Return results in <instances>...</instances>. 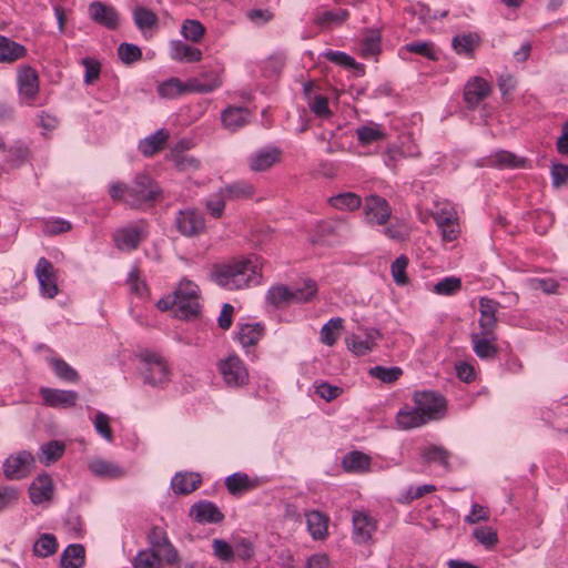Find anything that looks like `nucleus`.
Instances as JSON below:
<instances>
[{
    "mask_svg": "<svg viewBox=\"0 0 568 568\" xmlns=\"http://www.w3.org/2000/svg\"><path fill=\"white\" fill-rule=\"evenodd\" d=\"M189 515L199 524H219L224 519V515L219 507L209 500H200L193 504Z\"/></svg>",
    "mask_w": 568,
    "mask_h": 568,
    "instance_id": "17",
    "label": "nucleus"
},
{
    "mask_svg": "<svg viewBox=\"0 0 568 568\" xmlns=\"http://www.w3.org/2000/svg\"><path fill=\"white\" fill-rule=\"evenodd\" d=\"M403 374L399 367H384V366H374L369 369V375L378 378L384 383H393L399 378Z\"/></svg>",
    "mask_w": 568,
    "mask_h": 568,
    "instance_id": "53",
    "label": "nucleus"
},
{
    "mask_svg": "<svg viewBox=\"0 0 568 568\" xmlns=\"http://www.w3.org/2000/svg\"><path fill=\"white\" fill-rule=\"evenodd\" d=\"M57 549V538L52 534H42L33 545L34 555L41 558L53 555Z\"/></svg>",
    "mask_w": 568,
    "mask_h": 568,
    "instance_id": "45",
    "label": "nucleus"
},
{
    "mask_svg": "<svg viewBox=\"0 0 568 568\" xmlns=\"http://www.w3.org/2000/svg\"><path fill=\"white\" fill-rule=\"evenodd\" d=\"M308 106L317 116L325 118L331 114L328 100L324 95H314L308 99Z\"/></svg>",
    "mask_w": 568,
    "mask_h": 568,
    "instance_id": "64",
    "label": "nucleus"
},
{
    "mask_svg": "<svg viewBox=\"0 0 568 568\" xmlns=\"http://www.w3.org/2000/svg\"><path fill=\"white\" fill-rule=\"evenodd\" d=\"M168 138V132L160 129L139 143V151L145 156H152L163 149Z\"/></svg>",
    "mask_w": 568,
    "mask_h": 568,
    "instance_id": "34",
    "label": "nucleus"
},
{
    "mask_svg": "<svg viewBox=\"0 0 568 568\" xmlns=\"http://www.w3.org/2000/svg\"><path fill=\"white\" fill-rule=\"evenodd\" d=\"M65 450V445L59 440H51L40 448V460L45 465L55 463L62 457Z\"/></svg>",
    "mask_w": 568,
    "mask_h": 568,
    "instance_id": "43",
    "label": "nucleus"
},
{
    "mask_svg": "<svg viewBox=\"0 0 568 568\" xmlns=\"http://www.w3.org/2000/svg\"><path fill=\"white\" fill-rule=\"evenodd\" d=\"M50 365H51L54 374L59 378H61L65 382H70V383L79 382L80 376H79L78 372L62 358H51Z\"/></svg>",
    "mask_w": 568,
    "mask_h": 568,
    "instance_id": "46",
    "label": "nucleus"
},
{
    "mask_svg": "<svg viewBox=\"0 0 568 568\" xmlns=\"http://www.w3.org/2000/svg\"><path fill=\"white\" fill-rule=\"evenodd\" d=\"M281 154L276 146L258 149L247 159L248 168L253 172L267 171L280 161Z\"/></svg>",
    "mask_w": 568,
    "mask_h": 568,
    "instance_id": "18",
    "label": "nucleus"
},
{
    "mask_svg": "<svg viewBox=\"0 0 568 568\" xmlns=\"http://www.w3.org/2000/svg\"><path fill=\"white\" fill-rule=\"evenodd\" d=\"M213 554L222 561H230L234 557V549L232 546L222 539H213L212 541Z\"/></svg>",
    "mask_w": 568,
    "mask_h": 568,
    "instance_id": "63",
    "label": "nucleus"
},
{
    "mask_svg": "<svg viewBox=\"0 0 568 568\" xmlns=\"http://www.w3.org/2000/svg\"><path fill=\"white\" fill-rule=\"evenodd\" d=\"M118 54L125 64H132L142 58L141 49L132 43L123 42L118 48Z\"/></svg>",
    "mask_w": 568,
    "mask_h": 568,
    "instance_id": "55",
    "label": "nucleus"
},
{
    "mask_svg": "<svg viewBox=\"0 0 568 568\" xmlns=\"http://www.w3.org/2000/svg\"><path fill=\"white\" fill-rule=\"evenodd\" d=\"M90 471L97 477L119 479L125 476V470L118 464L102 458H94L88 465Z\"/></svg>",
    "mask_w": 568,
    "mask_h": 568,
    "instance_id": "24",
    "label": "nucleus"
},
{
    "mask_svg": "<svg viewBox=\"0 0 568 568\" xmlns=\"http://www.w3.org/2000/svg\"><path fill=\"white\" fill-rule=\"evenodd\" d=\"M473 349L475 354L481 359L495 358L497 355L496 333L486 334L485 332H478L470 334Z\"/></svg>",
    "mask_w": 568,
    "mask_h": 568,
    "instance_id": "20",
    "label": "nucleus"
},
{
    "mask_svg": "<svg viewBox=\"0 0 568 568\" xmlns=\"http://www.w3.org/2000/svg\"><path fill=\"white\" fill-rule=\"evenodd\" d=\"M491 92L490 84L483 78L470 79L464 89V101L469 110H475Z\"/></svg>",
    "mask_w": 568,
    "mask_h": 568,
    "instance_id": "15",
    "label": "nucleus"
},
{
    "mask_svg": "<svg viewBox=\"0 0 568 568\" xmlns=\"http://www.w3.org/2000/svg\"><path fill=\"white\" fill-rule=\"evenodd\" d=\"M251 112L242 106H229L222 114L221 120L225 129L236 131L245 126L250 121Z\"/></svg>",
    "mask_w": 568,
    "mask_h": 568,
    "instance_id": "23",
    "label": "nucleus"
},
{
    "mask_svg": "<svg viewBox=\"0 0 568 568\" xmlns=\"http://www.w3.org/2000/svg\"><path fill=\"white\" fill-rule=\"evenodd\" d=\"M225 486L233 496L241 495L257 486V479H252L247 474L234 473L226 477Z\"/></svg>",
    "mask_w": 568,
    "mask_h": 568,
    "instance_id": "30",
    "label": "nucleus"
},
{
    "mask_svg": "<svg viewBox=\"0 0 568 568\" xmlns=\"http://www.w3.org/2000/svg\"><path fill=\"white\" fill-rule=\"evenodd\" d=\"M500 308V303L489 298V297H480L479 298V332H485L486 334L495 333L497 328V317L496 314Z\"/></svg>",
    "mask_w": 568,
    "mask_h": 568,
    "instance_id": "19",
    "label": "nucleus"
},
{
    "mask_svg": "<svg viewBox=\"0 0 568 568\" xmlns=\"http://www.w3.org/2000/svg\"><path fill=\"white\" fill-rule=\"evenodd\" d=\"M475 164L477 168L519 169L526 168L527 160L513 152L498 150L488 156L478 159Z\"/></svg>",
    "mask_w": 568,
    "mask_h": 568,
    "instance_id": "12",
    "label": "nucleus"
},
{
    "mask_svg": "<svg viewBox=\"0 0 568 568\" xmlns=\"http://www.w3.org/2000/svg\"><path fill=\"white\" fill-rule=\"evenodd\" d=\"M108 192L114 202L124 203L134 210L153 205L162 193L152 178L144 173L136 174L131 184L112 182Z\"/></svg>",
    "mask_w": 568,
    "mask_h": 568,
    "instance_id": "1",
    "label": "nucleus"
},
{
    "mask_svg": "<svg viewBox=\"0 0 568 568\" xmlns=\"http://www.w3.org/2000/svg\"><path fill=\"white\" fill-rule=\"evenodd\" d=\"M34 465V458L27 450L9 456L3 463V474L9 480H18L27 477Z\"/></svg>",
    "mask_w": 568,
    "mask_h": 568,
    "instance_id": "8",
    "label": "nucleus"
},
{
    "mask_svg": "<svg viewBox=\"0 0 568 568\" xmlns=\"http://www.w3.org/2000/svg\"><path fill=\"white\" fill-rule=\"evenodd\" d=\"M408 265V258L405 255L398 256L390 265V272L394 282L397 285H406L408 277L406 275V268Z\"/></svg>",
    "mask_w": 568,
    "mask_h": 568,
    "instance_id": "54",
    "label": "nucleus"
},
{
    "mask_svg": "<svg viewBox=\"0 0 568 568\" xmlns=\"http://www.w3.org/2000/svg\"><path fill=\"white\" fill-rule=\"evenodd\" d=\"M364 216L369 225H385L392 216V209L384 197L369 195L364 202Z\"/></svg>",
    "mask_w": 568,
    "mask_h": 568,
    "instance_id": "9",
    "label": "nucleus"
},
{
    "mask_svg": "<svg viewBox=\"0 0 568 568\" xmlns=\"http://www.w3.org/2000/svg\"><path fill=\"white\" fill-rule=\"evenodd\" d=\"M462 288V281L456 276H447L438 281L434 285V293L438 295L449 296L454 295Z\"/></svg>",
    "mask_w": 568,
    "mask_h": 568,
    "instance_id": "52",
    "label": "nucleus"
},
{
    "mask_svg": "<svg viewBox=\"0 0 568 568\" xmlns=\"http://www.w3.org/2000/svg\"><path fill=\"white\" fill-rule=\"evenodd\" d=\"M27 55L24 45L0 36V63H12Z\"/></svg>",
    "mask_w": 568,
    "mask_h": 568,
    "instance_id": "29",
    "label": "nucleus"
},
{
    "mask_svg": "<svg viewBox=\"0 0 568 568\" xmlns=\"http://www.w3.org/2000/svg\"><path fill=\"white\" fill-rule=\"evenodd\" d=\"M140 368L144 384L151 387L164 388L171 381V369L160 354L150 351L140 353Z\"/></svg>",
    "mask_w": 568,
    "mask_h": 568,
    "instance_id": "5",
    "label": "nucleus"
},
{
    "mask_svg": "<svg viewBox=\"0 0 568 568\" xmlns=\"http://www.w3.org/2000/svg\"><path fill=\"white\" fill-rule=\"evenodd\" d=\"M186 91V85L176 78L169 79L158 87V93L162 98L173 99Z\"/></svg>",
    "mask_w": 568,
    "mask_h": 568,
    "instance_id": "50",
    "label": "nucleus"
},
{
    "mask_svg": "<svg viewBox=\"0 0 568 568\" xmlns=\"http://www.w3.org/2000/svg\"><path fill=\"white\" fill-rule=\"evenodd\" d=\"M211 277L219 286L235 291L258 284L261 273L256 263L246 258L214 265Z\"/></svg>",
    "mask_w": 568,
    "mask_h": 568,
    "instance_id": "3",
    "label": "nucleus"
},
{
    "mask_svg": "<svg viewBox=\"0 0 568 568\" xmlns=\"http://www.w3.org/2000/svg\"><path fill=\"white\" fill-rule=\"evenodd\" d=\"M381 50V34L378 31L371 30L362 41V55L365 58L376 55Z\"/></svg>",
    "mask_w": 568,
    "mask_h": 568,
    "instance_id": "51",
    "label": "nucleus"
},
{
    "mask_svg": "<svg viewBox=\"0 0 568 568\" xmlns=\"http://www.w3.org/2000/svg\"><path fill=\"white\" fill-rule=\"evenodd\" d=\"M114 240L121 250H134L141 242V231L138 227H125L116 232Z\"/></svg>",
    "mask_w": 568,
    "mask_h": 568,
    "instance_id": "39",
    "label": "nucleus"
},
{
    "mask_svg": "<svg viewBox=\"0 0 568 568\" xmlns=\"http://www.w3.org/2000/svg\"><path fill=\"white\" fill-rule=\"evenodd\" d=\"M29 495L32 504L39 505L51 500L53 496V481L48 474H41L31 483Z\"/></svg>",
    "mask_w": 568,
    "mask_h": 568,
    "instance_id": "21",
    "label": "nucleus"
},
{
    "mask_svg": "<svg viewBox=\"0 0 568 568\" xmlns=\"http://www.w3.org/2000/svg\"><path fill=\"white\" fill-rule=\"evenodd\" d=\"M327 523L328 518L317 510L306 514L307 530L315 540H322L326 537Z\"/></svg>",
    "mask_w": 568,
    "mask_h": 568,
    "instance_id": "33",
    "label": "nucleus"
},
{
    "mask_svg": "<svg viewBox=\"0 0 568 568\" xmlns=\"http://www.w3.org/2000/svg\"><path fill=\"white\" fill-rule=\"evenodd\" d=\"M221 85L219 77H214L207 82H202L197 79L190 80L186 84V90H191L197 93H210Z\"/></svg>",
    "mask_w": 568,
    "mask_h": 568,
    "instance_id": "60",
    "label": "nucleus"
},
{
    "mask_svg": "<svg viewBox=\"0 0 568 568\" xmlns=\"http://www.w3.org/2000/svg\"><path fill=\"white\" fill-rule=\"evenodd\" d=\"M413 399V407L405 406L397 413L396 423L402 429L423 426L439 418L445 409L444 397L434 392H416Z\"/></svg>",
    "mask_w": 568,
    "mask_h": 568,
    "instance_id": "2",
    "label": "nucleus"
},
{
    "mask_svg": "<svg viewBox=\"0 0 568 568\" xmlns=\"http://www.w3.org/2000/svg\"><path fill=\"white\" fill-rule=\"evenodd\" d=\"M170 57L174 61L180 62H199L202 59V51L182 42L181 40H172L170 42Z\"/></svg>",
    "mask_w": 568,
    "mask_h": 568,
    "instance_id": "25",
    "label": "nucleus"
},
{
    "mask_svg": "<svg viewBox=\"0 0 568 568\" xmlns=\"http://www.w3.org/2000/svg\"><path fill=\"white\" fill-rule=\"evenodd\" d=\"M480 38L476 33H463L455 36L452 40L454 51L459 55L471 58L475 49L479 45Z\"/></svg>",
    "mask_w": 568,
    "mask_h": 568,
    "instance_id": "32",
    "label": "nucleus"
},
{
    "mask_svg": "<svg viewBox=\"0 0 568 568\" xmlns=\"http://www.w3.org/2000/svg\"><path fill=\"white\" fill-rule=\"evenodd\" d=\"M357 141L361 145L366 146L374 142H378L386 138V133L382 125L369 123L356 129Z\"/></svg>",
    "mask_w": 568,
    "mask_h": 568,
    "instance_id": "38",
    "label": "nucleus"
},
{
    "mask_svg": "<svg viewBox=\"0 0 568 568\" xmlns=\"http://www.w3.org/2000/svg\"><path fill=\"white\" fill-rule=\"evenodd\" d=\"M378 337L379 332L372 328L366 331L364 336L353 335L347 339V346L357 356H363L373 349Z\"/></svg>",
    "mask_w": 568,
    "mask_h": 568,
    "instance_id": "26",
    "label": "nucleus"
},
{
    "mask_svg": "<svg viewBox=\"0 0 568 568\" xmlns=\"http://www.w3.org/2000/svg\"><path fill=\"white\" fill-rule=\"evenodd\" d=\"M264 327L258 323H246L240 326L237 338L243 347H250L257 344L262 338Z\"/></svg>",
    "mask_w": 568,
    "mask_h": 568,
    "instance_id": "36",
    "label": "nucleus"
},
{
    "mask_svg": "<svg viewBox=\"0 0 568 568\" xmlns=\"http://www.w3.org/2000/svg\"><path fill=\"white\" fill-rule=\"evenodd\" d=\"M323 55L331 62H334L338 65L346 67V68H354L356 69L358 67L357 62L354 58L348 55L345 52L342 51H333L328 50L323 53Z\"/></svg>",
    "mask_w": 568,
    "mask_h": 568,
    "instance_id": "62",
    "label": "nucleus"
},
{
    "mask_svg": "<svg viewBox=\"0 0 568 568\" xmlns=\"http://www.w3.org/2000/svg\"><path fill=\"white\" fill-rule=\"evenodd\" d=\"M328 203L337 210L355 211L361 207L362 199L353 192H345L331 196Z\"/></svg>",
    "mask_w": 568,
    "mask_h": 568,
    "instance_id": "40",
    "label": "nucleus"
},
{
    "mask_svg": "<svg viewBox=\"0 0 568 568\" xmlns=\"http://www.w3.org/2000/svg\"><path fill=\"white\" fill-rule=\"evenodd\" d=\"M39 393L42 397L44 405L50 407H73L79 399V394L75 390L42 387L40 388Z\"/></svg>",
    "mask_w": 568,
    "mask_h": 568,
    "instance_id": "16",
    "label": "nucleus"
},
{
    "mask_svg": "<svg viewBox=\"0 0 568 568\" xmlns=\"http://www.w3.org/2000/svg\"><path fill=\"white\" fill-rule=\"evenodd\" d=\"M349 17L346 9L317 11L314 16V23L322 30L331 29L343 24Z\"/></svg>",
    "mask_w": 568,
    "mask_h": 568,
    "instance_id": "27",
    "label": "nucleus"
},
{
    "mask_svg": "<svg viewBox=\"0 0 568 568\" xmlns=\"http://www.w3.org/2000/svg\"><path fill=\"white\" fill-rule=\"evenodd\" d=\"M204 33L205 27L199 20L186 19L181 27V34L192 42H199Z\"/></svg>",
    "mask_w": 568,
    "mask_h": 568,
    "instance_id": "47",
    "label": "nucleus"
},
{
    "mask_svg": "<svg viewBox=\"0 0 568 568\" xmlns=\"http://www.w3.org/2000/svg\"><path fill=\"white\" fill-rule=\"evenodd\" d=\"M84 547L80 544L69 545L62 552L60 565L62 568H80L84 564Z\"/></svg>",
    "mask_w": 568,
    "mask_h": 568,
    "instance_id": "37",
    "label": "nucleus"
},
{
    "mask_svg": "<svg viewBox=\"0 0 568 568\" xmlns=\"http://www.w3.org/2000/svg\"><path fill=\"white\" fill-rule=\"evenodd\" d=\"M223 194L227 200H247L255 194L254 186L245 181H235L222 187Z\"/></svg>",
    "mask_w": 568,
    "mask_h": 568,
    "instance_id": "35",
    "label": "nucleus"
},
{
    "mask_svg": "<svg viewBox=\"0 0 568 568\" xmlns=\"http://www.w3.org/2000/svg\"><path fill=\"white\" fill-rule=\"evenodd\" d=\"M34 273L39 281L41 294L48 298H53L58 294L57 274L53 264L45 257H40Z\"/></svg>",
    "mask_w": 568,
    "mask_h": 568,
    "instance_id": "13",
    "label": "nucleus"
},
{
    "mask_svg": "<svg viewBox=\"0 0 568 568\" xmlns=\"http://www.w3.org/2000/svg\"><path fill=\"white\" fill-rule=\"evenodd\" d=\"M19 499V489L7 485L0 487V513L17 505Z\"/></svg>",
    "mask_w": 568,
    "mask_h": 568,
    "instance_id": "57",
    "label": "nucleus"
},
{
    "mask_svg": "<svg viewBox=\"0 0 568 568\" xmlns=\"http://www.w3.org/2000/svg\"><path fill=\"white\" fill-rule=\"evenodd\" d=\"M473 536L486 548H491L498 542L497 531L491 527H478L473 531Z\"/></svg>",
    "mask_w": 568,
    "mask_h": 568,
    "instance_id": "56",
    "label": "nucleus"
},
{
    "mask_svg": "<svg viewBox=\"0 0 568 568\" xmlns=\"http://www.w3.org/2000/svg\"><path fill=\"white\" fill-rule=\"evenodd\" d=\"M201 477L196 473H176L171 480V487L178 495H186L201 485Z\"/></svg>",
    "mask_w": 568,
    "mask_h": 568,
    "instance_id": "28",
    "label": "nucleus"
},
{
    "mask_svg": "<svg viewBox=\"0 0 568 568\" xmlns=\"http://www.w3.org/2000/svg\"><path fill=\"white\" fill-rule=\"evenodd\" d=\"M148 541L151 546L150 550H153L162 555V559L168 565L178 562L179 555L174 546L170 542L169 537L164 529L161 527H152L148 532Z\"/></svg>",
    "mask_w": 568,
    "mask_h": 568,
    "instance_id": "11",
    "label": "nucleus"
},
{
    "mask_svg": "<svg viewBox=\"0 0 568 568\" xmlns=\"http://www.w3.org/2000/svg\"><path fill=\"white\" fill-rule=\"evenodd\" d=\"M419 455L426 464H438L444 468H448L450 452L440 445H426L420 448Z\"/></svg>",
    "mask_w": 568,
    "mask_h": 568,
    "instance_id": "31",
    "label": "nucleus"
},
{
    "mask_svg": "<svg viewBox=\"0 0 568 568\" xmlns=\"http://www.w3.org/2000/svg\"><path fill=\"white\" fill-rule=\"evenodd\" d=\"M133 20L136 28L142 32L152 29L158 23L156 14L144 7H136L133 10Z\"/></svg>",
    "mask_w": 568,
    "mask_h": 568,
    "instance_id": "44",
    "label": "nucleus"
},
{
    "mask_svg": "<svg viewBox=\"0 0 568 568\" xmlns=\"http://www.w3.org/2000/svg\"><path fill=\"white\" fill-rule=\"evenodd\" d=\"M88 14L93 22L109 30H115L120 24L118 11L112 6L101 1L90 3Z\"/></svg>",
    "mask_w": 568,
    "mask_h": 568,
    "instance_id": "14",
    "label": "nucleus"
},
{
    "mask_svg": "<svg viewBox=\"0 0 568 568\" xmlns=\"http://www.w3.org/2000/svg\"><path fill=\"white\" fill-rule=\"evenodd\" d=\"M94 429L99 435H101L105 440H113V433L110 428V418L102 412H98L93 419Z\"/></svg>",
    "mask_w": 568,
    "mask_h": 568,
    "instance_id": "58",
    "label": "nucleus"
},
{
    "mask_svg": "<svg viewBox=\"0 0 568 568\" xmlns=\"http://www.w3.org/2000/svg\"><path fill=\"white\" fill-rule=\"evenodd\" d=\"M72 229L69 221L63 219H52L44 221L43 233L49 236L58 235L68 232Z\"/></svg>",
    "mask_w": 568,
    "mask_h": 568,
    "instance_id": "59",
    "label": "nucleus"
},
{
    "mask_svg": "<svg viewBox=\"0 0 568 568\" xmlns=\"http://www.w3.org/2000/svg\"><path fill=\"white\" fill-rule=\"evenodd\" d=\"M226 200L227 199L224 196L222 189L217 193L211 195L206 201V207L212 216L216 219L222 216Z\"/></svg>",
    "mask_w": 568,
    "mask_h": 568,
    "instance_id": "61",
    "label": "nucleus"
},
{
    "mask_svg": "<svg viewBox=\"0 0 568 568\" xmlns=\"http://www.w3.org/2000/svg\"><path fill=\"white\" fill-rule=\"evenodd\" d=\"M353 538L357 544H365L371 540L372 532L376 529L374 520L362 511L353 513Z\"/></svg>",
    "mask_w": 568,
    "mask_h": 568,
    "instance_id": "22",
    "label": "nucleus"
},
{
    "mask_svg": "<svg viewBox=\"0 0 568 568\" xmlns=\"http://www.w3.org/2000/svg\"><path fill=\"white\" fill-rule=\"evenodd\" d=\"M18 92L21 103L33 105L39 93V75L30 65H23L18 70Z\"/></svg>",
    "mask_w": 568,
    "mask_h": 568,
    "instance_id": "7",
    "label": "nucleus"
},
{
    "mask_svg": "<svg viewBox=\"0 0 568 568\" xmlns=\"http://www.w3.org/2000/svg\"><path fill=\"white\" fill-rule=\"evenodd\" d=\"M343 318L334 317L331 318L321 329V341L323 344L327 346H333L342 329H343Z\"/></svg>",
    "mask_w": 568,
    "mask_h": 568,
    "instance_id": "42",
    "label": "nucleus"
},
{
    "mask_svg": "<svg viewBox=\"0 0 568 568\" xmlns=\"http://www.w3.org/2000/svg\"><path fill=\"white\" fill-rule=\"evenodd\" d=\"M176 298V316L181 318H190L196 316L200 312V303L191 297L175 296Z\"/></svg>",
    "mask_w": 568,
    "mask_h": 568,
    "instance_id": "48",
    "label": "nucleus"
},
{
    "mask_svg": "<svg viewBox=\"0 0 568 568\" xmlns=\"http://www.w3.org/2000/svg\"><path fill=\"white\" fill-rule=\"evenodd\" d=\"M174 225L179 233L191 237L201 234L205 229L203 214L196 210H181L178 212Z\"/></svg>",
    "mask_w": 568,
    "mask_h": 568,
    "instance_id": "10",
    "label": "nucleus"
},
{
    "mask_svg": "<svg viewBox=\"0 0 568 568\" xmlns=\"http://www.w3.org/2000/svg\"><path fill=\"white\" fill-rule=\"evenodd\" d=\"M162 555L153 550H141L133 560L134 568H160Z\"/></svg>",
    "mask_w": 568,
    "mask_h": 568,
    "instance_id": "49",
    "label": "nucleus"
},
{
    "mask_svg": "<svg viewBox=\"0 0 568 568\" xmlns=\"http://www.w3.org/2000/svg\"><path fill=\"white\" fill-rule=\"evenodd\" d=\"M371 458L362 452H352L347 454L343 460L342 466L348 473H357L368 469Z\"/></svg>",
    "mask_w": 568,
    "mask_h": 568,
    "instance_id": "41",
    "label": "nucleus"
},
{
    "mask_svg": "<svg viewBox=\"0 0 568 568\" xmlns=\"http://www.w3.org/2000/svg\"><path fill=\"white\" fill-rule=\"evenodd\" d=\"M317 293L315 281L307 278L301 286L288 287L286 285L272 286L266 295L267 303L276 308L291 304L307 303L313 300Z\"/></svg>",
    "mask_w": 568,
    "mask_h": 568,
    "instance_id": "4",
    "label": "nucleus"
},
{
    "mask_svg": "<svg viewBox=\"0 0 568 568\" xmlns=\"http://www.w3.org/2000/svg\"><path fill=\"white\" fill-rule=\"evenodd\" d=\"M223 381L230 387H240L248 382V373L243 361L235 354L217 363Z\"/></svg>",
    "mask_w": 568,
    "mask_h": 568,
    "instance_id": "6",
    "label": "nucleus"
}]
</instances>
